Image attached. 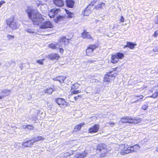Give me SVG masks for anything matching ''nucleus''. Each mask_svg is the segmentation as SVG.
I'll use <instances>...</instances> for the list:
<instances>
[{"mask_svg":"<svg viewBox=\"0 0 158 158\" xmlns=\"http://www.w3.org/2000/svg\"><path fill=\"white\" fill-rule=\"evenodd\" d=\"M109 124L112 126L115 125V123L114 122H110L109 123Z\"/></svg>","mask_w":158,"mask_h":158,"instance_id":"8fccbe9b","label":"nucleus"},{"mask_svg":"<svg viewBox=\"0 0 158 158\" xmlns=\"http://www.w3.org/2000/svg\"><path fill=\"white\" fill-rule=\"evenodd\" d=\"M124 57V55L122 53L117 52L114 54H112L111 56L110 62L113 64L117 63L119 60L122 59Z\"/></svg>","mask_w":158,"mask_h":158,"instance_id":"20e7f679","label":"nucleus"},{"mask_svg":"<svg viewBox=\"0 0 158 158\" xmlns=\"http://www.w3.org/2000/svg\"><path fill=\"white\" fill-rule=\"evenodd\" d=\"M81 37L84 39H87L90 41H93L94 38L91 35L89 32H87L86 30H84L81 34Z\"/></svg>","mask_w":158,"mask_h":158,"instance_id":"1a4fd4ad","label":"nucleus"},{"mask_svg":"<svg viewBox=\"0 0 158 158\" xmlns=\"http://www.w3.org/2000/svg\"><path fill=\"white\" fill-rule=\"evenodd\" d=\"M156 19L155 20V22L156 24H158V15L156 16Z\"/></svg>","mask_w":158,"mask_h":158,"instance_id":"37998d69","label":"nucleus"},{"mask_svg":"<svg viewBox=\"0 0 158 158\" xmlns=\"http://www.w3.org/2000/svg\"><path fill=\"white\" fill-rule=\"evenodd\" d=\"M64 10L65 11L66 13L68 14L69 17L72 18L73 17V15L74 14L73 13L70 12L66 9H65Z\"/></svg>","mask_w":158,"mask_h":158,"instance_id":"7c9ffc66","label":"nucleus"},{"mask_svg":"<svg viewBox=\"0 0 158 158\" xmlns=\"http://www.w3.org/2000/svg\"><path fill=\"white\" fill-rule=\"evenodd\" d=\"M4 96H0V99H2L3 97H4Z\"/></svg>","mask_w":158,"mask_h":158,"instance_id":"5fc2aeb1","label":"nucleus"},{"mask_svg":"<svg viewBox=\"0 0 158 158\" xmlns=\"http://www.w3.org/2000/svg\"><path fill=\"white\" fill-rule=\"evenodd\" d=\"M121 153L122 155L127 153H128L127 148V150H122L121 152Z\"/></svg>","mask_w":158,"mask_h":158,"instance_id":"e433bc0d","label":"nucleus"},{"mask_svg":"<svg viewBox=\"0 0 158 158\" xmlns=\"http://www.w3.org/2000/svg\"><path fill=\"white\" fill-rule=\"evenodd\" d=\"M141 121V119L138 118L133 119L129 118V123L137 124L140 123Z\"/></svg>","mask_w":158,"mask_h":158,"instance_id":"412c9836","label":"nucleus"},{"mask_svg":"<svg viewBox=\"0 0 158 158\" xmlns=\"http://www.w3.org/2000/svg\"><path fill=\"white\" fill-rule=\"evenodd\" d=\"M48 58V59L52 60H57L60 58V56L58 53H54L49 55Z\"/></svg>","mask_w":158,"mask_h":158,"instance_id":"2eb2a0df","label":"nucleus"},{"mask_svg":"<svg viewBox=\"0 0 158 158\" xmlns=\"http://www.w3.org/2000/svg\"><path fill=\"white\" fill-rule=\"evenodd\" d=\"M96 151L97 153L100 154L99 156L101 158L107 156L108 152L106 145L103 143L98 144L97 146Z\"/></svg>","mask_w":158,"mask_h":158,"instance_id":"f03ea898","label":"nucleus"},{"mask_svg":"<svg viewBox=\"0 0 158 158\" xmlns=\"http://www.w3.org/2000/svg\"><path fill=\"white\" fill-rule=\"evenodd\" d=\"M157 107H158V105H157Z\"/></svg>","mask_w":158,"mask_h":158,"instance_id":"4d7b16f0","label":"nucleus"},{"mask_svg":"<svg viewBox=\"0 0 158 158\" xmlns=\"http://www.w3.org/2000/svg\"><path fill=\"white\" fill-rule=\"evenodd\" d=\"M10 90L5 89L2 91V93L5 94V95H3L5 97L6 96L9 95L10 94Z\"/></svg>","mask_w":158,"mask_h":158,"instance_id":"c756f323","label":"nucleus"},{"mask_svg":"<svg viewBox=\"0 0 158 158\" xmlns=\"http://www.w3.org/2000/svg\"><path fill=\"white\" fill-rule=\"evenodd\" d=\"M88 153L86 151L84 150L81 153L76 154L74 156V158H84L86 156Z\"/></svg>","mask_w":158,"mask_h":158,"instance_id":"f3484780","label":"nucleus"},{"mask_svg":"<svg viewBox=\"0 0 158 158\" xmlns=\"http://www.w3.org/2000/svg\"><path fill=\"white\" fill-rule=\"evenodd\" d=\"M147 87L144 85L143 86V87H141L140 89H138V90L140 91H141L140 90H143L144 89L146 88Z\"/></svg>","mask_w":158,"mask_h":158,"instance_id":"a18cd8bd","label":"nucleus"},{"mask_svg":"<svg viewBox=\"0 0 158 158\" xmlns=\"http://www.w3.org/2000/svg\"><path fill=\"white\" fill-rule=\"evenodd\" d=\"M138 97L139 98L138 99L137 101H138L139 100H141V99H142L143 98V95L139 96Z\"/></svg>","mask_w":158,"mask_h":158,"instance_id":"49530a36","label":"nucleus"},{"mask_svg":"<svg viewBox=\"0 0 158 158\" xmlns=\"http://www.w3.org/2000/svg\"><path fill=\"white\" fill-rule=\"evenodd\" d=\"M55 102L61 107L65 108L69 106V103L62 98H57L55 99Z\"/></svg>","mask_w":158,"mask_h":158,"instance_id":"423d86ee","label":"nucleus"},{"mask_svg":"<svg viewBox=\"0 0 158 158\" xmlns=\"http://www.w3.org/2000/svg\"><path fill=\"white\" fill-rule=\"evenodd\" d=\"M98 47V45L96 44H91L88 45L85 50V55L88 56H92L94 51Z\"/></svg>","mask_w":158,"mask_h":158,"instance_id":"39448f33","label":"nucleus"},{"mask_svg":"<svg viewBox=\"0 0 158 158\" xmlns=\"http://www.w3.org/2000/svg\"><path fill=\"white\" fill-rule=\"evenodd\" d=\"M158 96V92H156L153 93L152 95L151 96V97L153 98H156Z\"/></svg>","mask_w":158,"mask_h":158,"instance_id":"4c0bfd02","label":"nucleus"},{"mask_svg":"<svg viewBox=\"0 0 158 158\" xmlns=\"http://www.w3.org/2000/svg\"><path fill=\"white\" fill-rule=\"evenodd\" d=\"M7 39L8 40H11L14 38V36L10 35H7Z\"/></svg>","mask_w":158,"mask_h":158,"instance_id":"c9c22d12","label":"nucleus"},{"mask_svg":"<svg viewBox=\"0 0 158 158\" xmlns=\"http://www.w3.org/2000/svg\"><path fill=\"white\" fill-rule=\"evenodd\" d=\"M118 68V67H115L113 69V70L110 71L105 74L103 78V81L108 83H110L114 81L117 75V72L116 73H114L113 74H112V73L114 71H117Z\"/></svg>","mask_w":158,"mask_h":158,"instance_id":"7ed1b4c3","label":"nucleus"},{"mask_svg":"<svg viewBox=\"0 0 158 158\" xmlns=\"http://www.w3.org/2000/svg\"><path fill=\"white\" fill-rule=\"evenodd\" d=\"M94 60H89L88 61V63H94Z\"/></svg>","mask_w":158,"mask_h":158,"instance_id":"3c124183","label":"nucleus"},{"mask_svg":"<svg viewBox=\"0 0 158 158\" xmlns=\"http://www.w3.org/2000/svg\"><path fill=\"white\" fill-rule=\"evenodd\" d=\"M136 45V44L129 42V48L131 49H133Z\"/></svg>","mask_w":158,"mask_h":158,"instance_id":"2f4dec72","label":"nucleus"},{"mask_svg":"<svg viewBox=\"0 0 158 158\" xmlns=\"http://www.w3.org/2000/svg\"><path fill=\"white\" fill-rule=\"evenodd\" d=\"M6 2L2 0L1 1H0V7L3 4L5 3Z\"/></svg>","mask_w":158,"mask_h":158,"instance_id":"79ce46f5","label":"nucleus"},{"mask_svg":"<svg viewBox=\"0 0 158 158\" xmlns=\"http://www.w3.org/2000/svg\"><path fill=\"white\" fill-rule=\"evenodd\" d=\"M26 31L29 33H34V32L31 30L28 29L26 30Z\"/></svg>","mask_w":158,"mask_h":158,"instance_id":"a19ab883","label":"nucleus"},{"mask_svg":"<svg viewBox=\"0 0 158 158\" xmlns=\"http://www.w3.org/2000/svg\"><path fill=\"white\" fill-rule=\"evenodd\" d=\"M92 7L93 6H91V5L89 4L85 8L87 10L88 9V10H90V11L91 12L92 10Z\"/></svg>","mask_w":158,"mask_h":158,"instance_id":"f704fd0d","label":"nucleus"},{"mask_svg":"<svg viewBox=\"0 0 158 158\" xmlns=\"http://www.w3.org/2000/svg\"><path fill=\"white\" fill-rule=\"evenodd\" d=\"M156 151L157 152H158V148H157L156 149Z\"/></svg>","mask_w":158,"mask_h":158,"instance_id":"6e6d98bb","label":"nucleus"},{"mask_svg":"<svg viewBox=\"0 0 158 158\" xmlns=\"http://www.w3.org/2000/svg\"><path fill=\"white\" fill-rule=\"evenodd\" d=\"M32 139H31L23 142L22 143V147L23 148L31 147L34 143V142L32 141Z\"/></svg>","mask_w":158,"mask_h":158,"instance_id":"4468645a","label":"nucleus"},{"mask_svg":"<svg viewBox=\"0 0 158 158\" xmlns=\"http://www.w3.org/2000/svg\"><path fill=\"white\" fill-rule=\"evenodd\" d=\"M35 4L36 5V6H39V5L40 4V3H35Z\"/></svg>","mask_w":158,"mask_h":158,"instance_id":"864d4df0","label":"nucleus"},{"mask_svg":"<svg viewBox=\"0 0 158 158\" xmlns=\"http://www.w3.org/2000/svg\"><path fill=\"white\" fill-rule=\"evenodd\" d=\"M54 26L52 23L49 21H47L44 22L40 26V29L52 28Z\"/></svg>","mask_w":158,"mask_h":158,"instance_id":"9b49d317","label":"nucleus"},{"mask_svg":"<svg viewBox=\"0 0 158 158\" xmlns=\"http://www.w3.org/2000/svg\"><path fill=\"white\" fill-rule=\"evenodd\" d=\"M82 98L81 95H78L77 96H75L74 97V100L76 101H77L80 100Z\"/></svg>","mask_w":158,"mask_h":158,"instance_id":"473e14b6","label":"nucleus"},{"mask_svg":"<svg viewBox=\"0 0 158 158\" xmlns=\"http://www.w3.org/2000/svg\"><path fill=\"white\" fill-rule=\"evenodd\" d=\"M120 21L121 22H123L124 21V18L123 16H121L120 19Z\"/></svg>","mask_w":158,"mask_h":158,"instance_id":"c03bdc74","label":"nucleus"},{"mask_svg":"<svg viewBox=\"0 0 158 158\" xmlns=\"http://www.w3.org/2000/svg\"><path fill=\"white\" fill-rule=\"evenodd\" d=\"M65 3L66 6L69 8H74L75 2L74 0H66Z\"/></svg>","mask_w":158,"mask_h":158,"instance_id":"a211bd4d","label":"nucleus"},{"mask_svg":"<svg viewBox=\"0 0 158 158\" xmlns=\"http://www.w3.org/2000/svg\"><path fill=\"white\" fill-rule=\"evenodd\" d=\"M60 45L57 43H52L49 44L48 46L49 48L53 49L59 50V52L63 54L64 52V49L60 47Z\"/></svg>","mask_w":158,"mask_h":158,"instance_id":"0eeeda50","label":"nucleus"},{"mask_svg":"<svg viewBox=\"0 0 158 158\" xmlns=\"http://www.w3.org/2000/svg\"><path fill=\"white\" fill-rule=\"evenodd\" d=\"M44 60V59L42 60H37V62L40 64H43V60Z\"/></svg>","mask_w":158,"mask_h":158,"instance_id":"ea45409f","label":"nucleus"},{"mask_svg":"<svg viewBox=\"0 0 158 158\" xmlns=\"http://www.w3.org/2000/svg\"><path fill=\"white\" fill-rule=\"evenodd\" d=\"M26 11L27 13L29 18L31 19L34 24L38 25L44 20L43 15L38 11L28 7Z\"/></svg>","mask_w":158,"mask_h":158,"instance_id":"f257e3e1","label":"nucleus"},{"mask_svg":"<svg viewBox=\"0 0 158 158\" xmlns=\"http://www.w3.org/2000/svg\"><path fill=\"white\" fill-rule=\"evenodd\" d=\"M128 47V42L127 43V44L126 45H125L123 46V48H126V47Z\"/></svg>","mask_w":158,"mask_h":158,"instance_id":"603ef678","label":"nucleus"},{"mask_svg":"<svg viewBox=\"0 0 158 158\" xmlns=\"http://www.w3.org/2000/svg\"><path fill=\"white\" fill-rule=\"evenodd\" d=\"M66 77L63 76H58L56 78V80L58 81L60 83H63L66 79Z\"/></svg>","mask_w":158,"mask_h":158,"instance_id":"b1692460","label":"nucleus"},{"mask_svg":"<svg viewBox=\"0 0 158 158\" xmlns=\"http://www.w3.org/2000/svg\"><path fill=\"white\" fill-rule=\"evenodd\" d=\"M6 24L13 30L16 29L17 28L16 23L14 21L13 19L11 20L8 19L6 20Z\"/></svg>","mask_w":158,"mask_h":158,"instance_id":"f8f14e48","label":"nucleus"},{"mask_svg":"<svg viewBox=\"0 0 158 158\" xmlns=\"http://www.w3.org/2000/svg\"><path fill=\"white\" fill-rule=\"evenodd\" d=\"M84 124V123H81L75 126L74 127V131L77 132L79 131Z\"/></svg>","mask_w":158,"mask_h":158,"instance_id":"393cba45","label":"nucleus"},{"mask_svg":"<svg viewBox=\"0 0 158 158\" xmlns=\"http://www.w3.org/2000/svg\"><path fill=\"white\" fill-rule=\"evenodd\" d=\"M60 10L59 8H53L49 12L48 15L50 18H54L57 15Z\"/></svg>","mask_w":158,"mask_h":158,"instance_id":"ddd939ff","label":"nucleus"},{"mask_svg":"<svg viewBox=\"0 0 158 158\" xmlns=\"http://www.w3.org/2000/svg\"><path fill=\"white\" fill-rule=\"evenodd\" d=\"M105 3L101 2L97 5L94 6V8L96 10L102 9H103V7L105 5Z\"/></svg>","mask_w":158,"mask_h":158,"instance_id":"a878e982","label":"nucleus"},{"mask_svg":"<svg viewBox=\"0 0 158 158\" xmlns=\"http://www.w3.org/2000/svg\"><path fill=\"white\" fill-rule=\"evenodd\" d=\"M148 107V104H145L142 106V108L144 110H146L147 109Z\"/></svg>","mask_w":158,"mask_h":158,"instance_id":"58836bf2","label":"nucleus"},{"mask_svg":"<svg viewBox=\"0 0 158 158\" xmlns=\"http://www.w3.org/2000/svg\"><path fill=\"white\" fill-rule=\"evenodd\" d=\"M70 39H67L65 36H62L60 38L58 42L60 43H63L64 46H66L68 44Z\"/></svg>","mask_w":158,"mask_h":158,"instance_id":"6ab92c4d","label":"nucleus"},{"mask_svg":"<svg viewBox=\"0 0 158 158\" xmlns=\"http://www.w3.org/2000/svg\"><path fill=\"white\" fill-rule=\"evenodd\" d=\"M158 35V30L156 31L154 34V36H156Z\"/></svg>","mask_w":158,"mask_h":158,"instance_id":"de8ad7c7","label":"nucleus"},{"mask_svg":"<svg viewBox=\"0 0 158 158\" xmlns=\"http://www.w3.org/2000/svg\"><path fill=\"white\" fill-rule=\"evenodd\" d=\"M44 139V138L42 136H38L36 137V139H34V142H35L38 141L43 140Z\"/></svg>","mask_w":158,"mask_h":158,"instance_id":"cd10ccee","label":"nucleus"},{"mask_svg":"<svg viewBox=\"0 0 158 158\" xmlns=\"http://www.w3.org/2000/svg\"><path fill=\"white\" fill-rule=\"evenodd\" d=\"M55 90L54 87H49L44 89V92L45 94H51Z\"/></svg>","mask_w":158,"mask_h":158,"instance_id":"5701e85b","label":"nucleus"},{"mask_svg":"<svg viewBox=\"0 0 158 158\" xmlns=\"http://www.w3.org/2000/svg\"><path fill=\"white\" fill-rule=\"evenodd\" d=\"M80 85V84L77 83L73 84L71 87V95L77 94L81 93V90H78Z\"/></svg>","mask_w":158,"mask_h":158,"instance_id":"6e6552de","label":"nucleus"},{"mask_svg":"<svg viewBox=\"0 0 158 158\" xmlns=\"http://www.w3.org/2000/svg\"><path fill=\"white\" fill-rule=\"evenodd\" d=\"M98 0H92L89 4L93 6L97 2Z\"/></svg>","mask_w":158,"mask_h":158,"instance_id":"72a5a7b5","label":"nucleus"},{"mask_svg":"<svg viewBox=\"0 0 158 158\" xmlns=\"http://www.w3.org/2000/svg\"><path fill=\"white\" fill-rule=\"evenodd\" d=\"M99 129L100 126L98 124H94L88 129V133L90 134L97 133Z\"/></svg>","mask_w":158,"mask_h":158,"instance_id":"9d476101","label":"nucleus"},{"mask_svg":"<svg viewBox=\"0 0 158 158\" xmlns=\"http://www.w3.org/2000/svg\"><path fill=\"white\" fill-rule=\"evenodd\" d=\"M153 51L154 52L158 51V46L156 47L155 49H153Z\"/></svg>","mask_w":158,"mask_h":158,"instance_id":"09e8293b","label":"nucleus"},{"mask_svg":"<svg viewBox=\"0 0 158 158\" xmlns=\"http://www.w3.org/2000/svg\"><path fill=\"white\" fill-rule=\"evenodd\" d=\"M129 153L137 152L140 148L139 146L138 145H135L133 146H129Z\"/></svg>","mask_w":158,"mask_h":158,"instance_id":"aec40b11","label":"nucleus"},{"mask_svg":"<svg viewBox=\"0 0 158 158\" xmlns=\"http://www.w3.org/2000/svg\"><path fill=\"white\" fill-rule=\"evenodd\" d=\"M53 4L58 7H61L64 6V0H52Z\"/></svg>","mask_w":158,"mask_h":158,"instance_id":"dca6fc26","label":"nucleus"},{"mask_svg":"<svg viewBox=\"0 0 158 158\" xmlns=\"http://www.w3.org/2000/svg\"><path fill=\"white\" fill-rule=\"evenodd\" d=\"M24 128L25 129L31 130L33 129H34V127L32 125H28L25 126L24 127Z\"/></svg>","mask_w":158,"mask_h":158,"instance_id":"c85d7f7f","label":"nucleus"},{"mask_svg":"<svg viewBox=\"0 0 158 158\" xmlns=\"http://www.w3.org/2000/svg\"><path fill=\"white\" fill-rule=\"evenodd\" d=\"M91 12L90 11V10H88V9L87 10L85 8V10L83 11V14L84 16H88L90 14Z\"/></svg>","mask_w":158,"mask_h":158,"instance_id":"bb28decb","label":"nucleus"},{"mask_svg":"<svg viewBox=\"0 0 158 158\" xmlns=\"http://www.w3.org/2000/svg\"><path fill=\"white\" fill-rule=\"evenodd\" d=\"M66 17L64 15H58L54 20V21L56 23H57L60 21H63Z\"/></svg>","mask_w":158,"mask_h":158,"instance_id":"4be33fe9","label":"nucleus"}]
</instances>
